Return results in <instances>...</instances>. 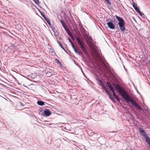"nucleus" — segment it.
<instances>
[{
	"instance_id": "10",
	"label": "nucleus",
	"mask_w": 150,
	"mask_h": 150,
	"mask_svg": "<svg viewBox=\"0 0 150 150\" xmlns=\"http://www.w3.org/2000/svg\"><path fill=\"white\" fill-rule=\"evenodd\" d=\"M44 113L45 115L47 116H49L51 114L50 111L47 109L44 111Z\"/></svg>"
},
{
	"instance_id": "22",
	"label": "nucleus",
	"mask_w": 150,
	"mask_h": 150,
	"mask_svg": "<svg viewBox=\"0 0 150 150\" xmlns=\"http://www.w3.org/2000/svg\"><path fill=\"white\" fill-rule=\"evenodd\" d=\"M106 93L109 96V95H110L109 92L107 91V89L105 90Z\"/></svg>"
},
{
	"instance_id": "1",
	"label": "nucleus",
	"mask_w": 150,
	"mask_h": 150,
	"mask_svg": "<svg viewBox=\"0 0 150 150\" xmlns=\"http://www.w3.org/2000/svg\"><path fill=\"white\" fill-rule=\"evenodd\" d=\"M113 86L115 89L119 92L124 99L128 96L127 93L118 84H113Z\"/></svg>"
},
{
	"instance_id": "17",
	"label": "nucleus",
	"mask_w": 150,
	"mask_h": 150,
	"mask_svg": "<svg viewBox=\"0 0 150 150\" xmlns=\"http://www.w3.org/2000/svg\"><path fill=\"white\" fill-rule=\"evenodd\" d=\"M40 12V13L41 14V15L42 16V17L45 18V16L44 14L43 13H42V12L40 11H39Z\"/></svg>"
},
{
	"instance_id": "2",
	"label": "nucleus",
	"mask_w": 150,
	"mask_h": 150,
	"mask_svg": "<svg viewBox=\"0 0 150 150\" xmlns=\"http://www.w3.org/2000/svg\"><path fill=\"white\" fill-rule=\"evenodd\" d=\"M115 17L118 21V24L120 30L122 32L124 31L125 29L124 21L122 18L116 15Z\"/></svg>"
},
{
	"instance_id": "14",
	"label": "nucleus",
	"mask_w": 150,
	"mask_h": 150,
	"mask_svg": "<svg viewBox=\"0 0 150 150\" xmlns=\"http://www.w3.org/2000/svg\"><path fill=\"white\" fill-rule=\"evenodd\" d=\"M34 1L35 3L37 5H38L39 4V2L38 0H33Z\"/></svg>"
},
{
	"instance_id": "30",
	"label": "nucleus",
	"mask_w": 150,
	"mask_h": 150,
	"mask_svg": "<svg viewBox=\"0 0 150 150\" xmlns=\"http://www.w3.org/2000/svg\"><path fill=\"white\" fill-rule=\"evenodd\" d=\"M58 63H59L60 64H61V63H60V62H59V61L58 60Z\"/></svg>"
},
{
	"instance_id": "23",
	"label": "nucleus",
	"mask_w": 150,
	"mask_h": 150,
	"mask_svg": "<svg viewBox=\"0 0 150 150\" xmlns=\"http://www.w3.org/2000/svg\"><path fill=\"white\" fill-rule=\"evenodd\" d=\"M109 97L110 98V99L111 100L113 99V98L110 95H109Z\"/></svg>"
},
{
	"instance_id": "26",
	"label": "nucleus",
	"mask_w": 150,
	"mask_h": 150,
	"mask_svg": "<svg viewBox=\"0 0 150 150\" xmlns=\"http://www.w3.org/2000/svg\"><path fill=\"white\" fill-rule=\"evenodd\" d=\"M112 92L113 93V95L114 96V97H115V96H116V95H115V93L114 92V91H112Z\"/></svg>"
},
{
	"instance_id": "5",
	"label": "nucleus",
	"mask_w": 150,
	"mask_h": 150,
	"mask_svg": "<svg viewBox=\"0 0 150 150\" xmlns=\"http://www.w3.org/2000/svg\"><path fill=\"white\" fill-rule=\"evenodd\" d=\"M87 43L90 47L93 49L94 47V44L93 42V40L91 37H88V39H86Z\"/></svg>"
},
{
	"instance_id": "18",
	"label": "nucleus",
	"mask_w": 150,
	"mask_h": 150,
	"mask_svg": "<svg viewBox=\"0 0 150 150\" xmlns=\"http://www.w3.org/2000/svg\"><path fill=\"white\" fill-rule=\"evenodd\" d=\"M67 33L68 34V35H69L71 37L72 36V34H71V33H70L69 32V30L68 31H67Z\"/></svg>"
},
{
	"instance_id": "12",
	"label": "nucleus",
	"mask_w": 150,
	"mask_h": 150,
	"mask_svg": "<svg viewBox=\"0 0 150 150\" xmlns=\"http://www.w3.org/2000/svg\"><path fill=\"white\" fill-rule=\"evenodd\" d=\"M100 86H102L103 88L105 90H106L107 89L106 88V87L103 85V83H102V81H100Z\"/></svg>"
},
{
	"instance_id": "28",
	"label": "nucleus",
	"mask_w": 150,
	"mask_h": 150,
	"mask_svg": "<svg viewBox=\"0 0 150 150\" xmlns=\"http://www.w3.org/2000/svg\"><path fill=\"white\" fill-rule=\"evenodd\" d=\"M138 13H139V14L141 16H142V13H141V12H140H140H138Z\"/></svg>"
},
{
	"instance_id": "11",
	"label": "nucleus",
	"mask_w": 150,
	"mask_h": 150,
	"mask_svg": "<svg viewBox=\"0 0 150 150\" xmlns=\"http://www.w3.org/2000/svg\"><path fill=\"white\" fill-rule=\"evenodd\" d=\"M38 104L40 105H44V103L42 101H38L37 102Z\"/></svg>"
},
{
	"instance_id": "19",
	"label": "nucleus",
	"mask_w": 150,
	"mask_h": 150,
	"mask_svg": "<svg viewBox=\"0 0 150 150\" xmlns=\"http://www.w3.org/2000/svg\"><path fill=\"white\" fill-rule=\"evenodd\" d=\"M115 98L118 101H120V99L118 97V96H115Z\"/></svg>"
},
{
	"instance_id": "31",
	"label": "nucleus",
	"mask_w": 150,
	"mask_h": 150,
	"mask_svg": "<svg viewBox=\"0 0 150 150\" xmlns=\"http://www.w3.org/2000/svg\"><path fill=\"white\" fill-rule=\"evenodd\" d=\"M132 150H133V149H132Z\"/></svg>"
},
{
	"instance_id": "8",
	"label": "nucleus",
	"mask_w": 150,
	"mask_h": 150,
	"mask_svg": "<svg viewBox=\"0 0 150 150\" xmlns=\"http://www.w3.org/2000/svg\"><path fill=\"white\" fill-rule=\"evenodd\" d=\"M60 21L61 23L62 26L64 27L66 31L67 32V31H69V29L67 26L66 24L65 23V22L64 21L62 20H61Z\"/></svg>"
},
{
	"instance_id": "21",
	"label": "nucleus",
	"mask_w": 150,
	"mask_h": 150,
	"mask_svg": "<svg viewBox=\"0 0 150 150\" xmlns=\"http://www.w3.org/2000/svg\"><path fill=\"white\" fill-rule=\"evenodd\" d=\"M132 5H133V7H135V6H136V4H135V2H133Z\"/></svg>"
},
{
	"instance_id": "29",
	"label": "nucleus",
	"mask_w": 150,
	"mask_h": 150,
	"mask_svg": "<svg viewBox=\"0 0 150 150\" xmlns=\"http://www.w3.org/2000/svg\"><path fill=\"white\" fill-rule=\"evenodd\" d=\"M113 102H115V100H114V98H113V100H111Z\"/></svg>"
},
{
	"instance_id": "27",
	"label": "nucleus",
	"mask_w": 150,
	"mask_h": 150,
	"mask_svg": "<svg viewBox=\"0 0 150 150\" xmlns=\"http://www.w3.org/2000/svg\"><path fill=\"white\" fill-rule=\"evenodd\" d=\"M69 40V41L71 43V44L72 43H73L71 41V39H70L69 38V39H68Z\"/></svg>"
},
{
	"instance_id": "13",
	"label": "nucleus",
	"mask_w": 150,
	"mask_h": 150,
	"mask_svg": "<svg viewBox=\"0 0 150 150\" xmlns=\"http://www.w3.org/2000/svg\"><path fill=\"white\" fill-rule=\"evenodd\" d=\"M134 9H135V10H136V11L137 12H140V10H139V8L137 7V6H135V7H134Z\"/></svg>"
},
{
	"instance_id": "4",
	"label": "nucleus",
	"mask_w": 150,
	"mask_h": 150,
	"mask_svg": "<svg viewBox=\"0 0 150 150\" xmlns=\"http://www.w3.org/2000/svg\"><path fill=\"white\" fill-rule=\"evenodd\" d=\"M77 41L78 45L79 46L83 51L85 54L86 52V50L85 48L86 45L83 42H81L80 39L78 37L76 38Z\"/></svg>"
},
{
	"instance_id": "24",
	"label": "nucleus",
	"mask_w": 150,
	"mask_h": 150,
	"mask_svg": "<svg viewBox=\"0 0 150 150\" xmlns=\"http://www.w3.org/2000/svg\"><path fill=\"white\" fill-rule=\"evenodd\" d=\"M105 1L107 2V3L110 4V1L109 0H105Z\"/></svg>"
},
{
	"instance_id": "25",
	"label": "nucleus",
	"mask_w": 150,
	"mask_h": 150,
	"mask_svg": "<svg viewBox=\"0 0 150 150\" xmlns=\"http://www.w3.org/2000/svg\"><path fill=\"white\" fill-rule=\"evenodd\" d=\"M71 45L72 46L73 49H74V48H75V47H74V45L73 43H71Z\"/></svg>"
},
{
	"instance_id": "3",
	"label": "nucleus",
	"mask_w": 150,
	"mask_h": 150,
	"mask_svg": "<svg viewBox=\"0 0 150 150\" xmlns=\"http://www.w3.org/2000/svg\"><path fill=\"white\" fill-rule=\"evenodd\" d=\"M127 102H130L134 106L136 107L138 110H141L142 108L129 95L125 99Z\"/></svg>"
},
{
	"instance_id": "6",
	"label": "nucleus",
	"mask_w": 150,
	"mask_h": 150,
	"mask_svg": "<svg viewBox=\"0 0 150 150\" xmlns=\"http://www.w3.org/2000/svg\"><path fill=\"white\" fill-rule=\"evenodd\" d=\"M140 133L145 138L146 140L149 138L147 136V134L143 130V129L141 127L139 128Z\"/></svg>"
},
{
	"instance_id": "20",
	"label": "nucleus",
	"mask_w": 150,
	"mask_h": 150,
	"mask_svg": "<svg viewBox=\"0 0 150 150\" xmlns=\"http://www.w3.org/2000/svg\"><path fill=\"white\" fill-rule=\"evenodd\" d=\"M58 43L59 44V45L63 49H64V47H63V46H62V45L59 42V41H58Z\"/></svg>"
},
{
	"instance_id": "16",
	"label": "nucleus",
	"mask_w": 150,
	"mask_h": 150,
	"mask_svg": "<svg viewBox=\"0 0 150 150\" xmlns=\"http://www.w3.org/2000/svg\"><path fill=\"white\" fill-rule=\"evenodd\" d=\"M46 21L47 23L50 25V26L51 25V24L50 22V21L49 19H46Z\"/></svg>"
},
{
	"instance_id": "15",
	"label": "nucleus",
	"mask_w": 150,
	"mask_h": 150,
	"mask_svg": "<svg viewBox=\"0 0 150 150\" xmlns=\"http://www.w3.org/2000/svg\"><path fill=\"white\" fill-rule=\"evenodd\" d=\"M74 50L75 53H76L77 54H78L79 55H80V53L79 52H78L75 48H74Z\"/></svg>"
},
{
	"instance_id": "9",
	"label": "nucleus",
	"mask_w": 150,
	"mask_h": 150,
	"mask_svg": "<svg viewBox=\"0 0 150 150\" xmlns=\"http://www.w3.org/2000/svg\"><path fill=\"white\" fill-rule=\"evenodd\" d=\"M107 84L109 88L110 91H114V89L112 86L111 85L110 83L109 82H107Z\"/></svg>"
},
{
	"instance_id": "7",
	"label": "nucleus",
	"mask_w": 150,
	"mask_h": 150,
	"mask_svg": "<svg viewBox=\"0 0 150 150\" xmlns=\"http://www.w3.org/2000/svg\"><path fill=\"white\" fill-rule=\"evenodd\" d=\"M107 25L108 27L111 29H113L115 28V26L112 23V21L111 20L110 21L107 23Z\"/></svg>"
}]
</instances>
